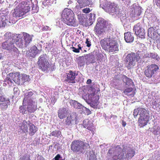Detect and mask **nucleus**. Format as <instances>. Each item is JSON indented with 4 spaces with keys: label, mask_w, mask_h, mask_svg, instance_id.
Wrapping results in <instances>:
<instances>
[{
    "label": "nucleus",
    "mask_w": 160,
    "mask_h": 160,
    "mask_svg": "<svg viewBox=\"0 0 160 160\" xmlns=\"http://www.w3.org/2000/svg\"><path fill=\"white\" fill-rule=\"evenodd\" d=\"M114 155L112 157V158L115 160L119 159L123 160L125 159L124 153L122 148L118 145L114 148Z\"/></svg>",
    "instance_id": "obj_11"
},
{
    "label": "nucleus",
    "mask_w": 160,
    "mask_h": 160,
    "mask_svg": "<svg viewBox=\"0 0 160 160\" xmlns=\"http://www.w3.org/2000/svg\"><path fill=\"white\" fill-rule=\"evenodd\" d=\"M139 53H137L139 54V56L140 57V59L141 58H146L149 57V54L145 51H142V52H140Z\"/></svg>",
    "instance_id": "obj_37"
},
{
    "label": "nucleus",
    "mask_w": 160,
    "mask_h": 160,
    "mask_svg": "<svg viewBox=\"0 0 160 160\" xmlns=\"http://www.w3.org/2000/svg\"><path fill=\"white\" fill-rule=\"evenodd\" d=\"M23 36L25 42L24 45L25 47H27L32 41V35L26 32H23Z\"/></svg>",
    "instance_id": "obj_23"
},
{
    "label": "nucleus",
    "mask_w": 160,
    "mask_h": 160,
    "mask_svg": "<svg viewBox=\"0 0 160 160\" xmlns=\"http://www.w3.org/2000/svg\"><path fill=\"white\" fill-rule=\"evenodd\" d=\"M0 102H10L9 99L6 98L3 96H2L0 97Z\"/></svg>",
    "instance_id": "obj_49"
},
{
    "label": "nucleus",
    "mask_w": 160,
    "mask_h": 160,
    "mask_svg": "<svg viewBox=\"0 0 160 160\" xmlns=\"http://www.w3.org/2000/svg\"><path fill=\"white\" fill-rule=\"evenodd\" d=\"M156 4L158 7H160V0H157L155 2Z\"/></svg>",
    "instance_id": "obj_58"
},
{
    "label": "nucleus",
    "mask_w": 160,
    "mask_h": 160,
    "mask_svg": "<svg viewBox=\"0 0 160 160\" xmlns=\"http://www.w3.org/2000/svg\"><path fill=\"white\" fill-rule=\"evenodd\" d=\"M60 158V155L59 154H58L54 158L55 160H59Z\"/></svg>",
    "instance_id": "obj_57"
},
{
    "label": "nucleus",
    "mask_w": 160,
    "mask_h": 160,
    "mask_svg": "<svg viewBox=\"0 0 160 160\" xmlns=\"http://www.w3.org/2000/svg\"><path fill=\"white\" fill-rule=\"evenodd\" d=\"M106 25V22L102 18L98 19L97 22L96 26L102 28H105Z\"/></svg>",
    "instance_id": "obj_35"
},
{
    "label": "nucleus",
    "mask_w": 160,
    "mask_h": 160,
    "mask_svg": "<svg viewBox=\"0 0 160 160\" xmlns=\"http://www.w3.org/2000/svg\"><path fill=\"white\" fill-rule=\"evenodd\" d=\"M78 122V116L76 113H72L68 115L65 119V124L69 126L77 124Z\"/></svg>",
    "instance_id": "obj_13"
},
{
    "label": "nucleus",
    "mask_w": 160,
    "mask_h": 160,
    "mask_svg": "<svg viewBox=\"0 0 160 160\" xmlns=\"http://www.w3.org/2000/svg\"><path fill=\"white\" fill-rule=\"evenodd\" d=\"M61 132L58 130H55L52 132L49 135V136H52L57 138H58L60 135Z\"/></svg>",
    "instance_id": "obj_43"
},
{
    "label": "nucleus",
    "mask_w": 160,
    "mask_h": 160,
    "mask_svg": "<svg viewBox=\"0 0 160 160\" xmlns=\"http://www.w3.org/2000/svg\"><path fill=\"white\" fill-rule=\"evenodd\" d=\"M8 21L7 15L2 16L0 17V28L5 27Z\"/></svg>",
    "instance_id": "obj_31"
},
{
    "label": "nucleus",
    "mask_w": 160,
    "mask_h": 160,
    "mask_svg": "<svg viewBox=\"0 0 160 160\" xmlns=\"http://www.w3.org/2000/svg\"><path fill=\"white\" fill-rule=\"evenodd\" d=\"M28 132L30 136L33 135L38 130V128L33 123L29 122V127Z\"/></svg>",
    "instance_id": "obj_27"
},
{
    "label": "nucleus",
    "mask_w": 160,
    "mask_h": 160,
    "mask_svg": "<svg viewBox=\"0 0 160 160\" xmlns=\"http://www.w3.org/2000/svg\"><path fill=\"white\" fill-rule=\"evenodd\" d=\"M70 103H72L73 106L75 108L80 109L82 108V104L79 103L77 102L76 101L72 100Z\"/></svg>",
    "instance_id": "obj_41"
},
{
    "label": "nucleus",
    "mask_w": 160,
    "mask_h": 160,
    "mask_svg": "<svg viewBox=\"0 0 160 160\" xmlns=\"http://www.w3.org/2000/svg\"><path fill=\"white\" fill-rule=\"evenodd\" d=\"M54 0H44L43 4L47 5H50L54 2Z\"/></svg>",
    "instance_id": "obj_48"
},
{
    "label": "nucleus",
    "mask_w": 160,
    "mask_h": 160,
    "mask_svg": "<svg viewBox=\"0 0 160 160\" xmlns=\"http://www.w3.org/2000/svg\"><path fill=\"white\" fill-rule=\"evenodd\" d=\"M28 106L27 109L28 112L30 113L34 112L37 109V102L32 100L27 102Z\"/></svg>",
    "instance_id": "obj_16"
},
{
    "label": "nucleus",
    "mask_w": 160,
    "mask_h": 160,
    "mask_svg": "<svg viewBox=\"0 0 160 160\" xmlns=\"http://www.w3.org/2000/svg\"><path fill=\"white\" fill-rule=\"evenodd\" d=\"M159 69L158 65L155 64H152L148 65L145 68L144 74L145 76L149 78L155 76L157 71Z\"/></svg>",
    "instance_id": "obj_8"
},
{
    "label": "nucleus",
    "mask_w": 160,
    "mask_h": 160,
    "mask_svg": "<svg viewBox=\"0 0 160 160\" xmlns=\"http://www.w3.org/2000/svg\"><path fill=\"white\" fill-rule=\"evenodd\" d=\"M135 154V151L132 148L128 147L125 152V159L129 160L134 157Z\"/></svg>",
    "instance_id": "obj_19"
},
{
    "label": "nucleus",
    "mask_w": 160,
    "mask_h": 160,
    "mask_svg": "<svg viewBox=\"0 0 160 160\" xmlns=\"http://www.w3.org/2000/svg\"><path fill=\"white\" fill-rule=\"evenodd\" d=\"M68 113V110L67 108H61L58 111V118L60 119H63L66 118Z\"/></svg>",
    "instance_id": "obj_20"
},
{
    "label": "nucleus",
    "mask_w": 160,
    "mask_h": 160,
    "mask_svg": "<svg viewBox=\"0 0 160 160\" xmlns=\"http://www.w3.org/2000/svg\"><path fill=\"white\" fill-rule=\"evenodd\" d=\"M78 21L81 24L86 26L88 25L86 15L80 14L78 15Z\"/></svg>",
    "instance_id": "obj_25"
},
{
    "label": "nucleus",
    "mask_w": 160,
    "mask_h": 160,
    "mask_svg": "<svg viewBox=\"0 0 160 160\" xmlns=\"http://www.w3.org/2000/svg\"><path fill=\"white\" fill-rule=\"evenodd\" d=\"M23 106H25L24 104V105H23L22 106H21L19 107V111L20 113H22V114H24L26 113V111L25 108Z\"/></svg>",
    "instance_id": "obj_47"
},
{
    "label": "nucleus",
    "mask_w": 160,
    "mask_h": 160,
    "mask_svg": "<svg viewBox=\"0 0 160 160\" xmlns=\"http://www.w3.org/2000/svg\"><path fill=\"white\" fill-rule=\"evenodd\" d=\"M29 79V76L25 74H20V79L23 83H24L26 81H28Z\"/></svg>",
    "instance_id": "obj_42"
},
{
    "label": "nucleus",
    "mask_w": 160,
    "mask_h": 160,
    "mask_svg": "<svg viewBox=\"0 0 160 160\" xmlns=\"http://www.w3.org/2000/svg\"><path fill=\"white\" fill-rule=\"evenodd\" d=\"M61 19L63 22L67 25L72 27L77 26L76 18L73 12L71 9H64L62 12Z\"/></svg>",
    "instance_id": "obj_1"
},
{
    "label": "nucleus",
    "mask_w": 160,
    "mask_h": 160,
    "mask_svg": "<svg viewBox=\"0 0 160 160\" xmlns=\"http://www.w3.org/2000/svg\"><path fill=\"white\" fill-rule=\"evenodd\" d=\"M82 12L85 13H89L91 11V10L89 8H84L82 10Z\"/></svg>",
    "instance_id": "obj_52"
},
{
    "label": "nucleus",
    "mask_w": 160,
    "mask_h": 160,
    "mask_svg": "<svg viewBox=\"0 0 160 160\" xmlns=\"http://www.w3.org/2000/svg\"><path fill=\"white\" fill-rule=\"evenodd\" d=\"M139 117H150L149 111L143 108H139Z\"/></svg>",
    "instance_id": "obj_29"
},
{
    "label": "nucleus",
    "mask_w": 160,
    "mask_h": 160,
    "mask_svg": "<svg viewBox=\"0 0 160 160\" xmlns=\"http://www.w3.org/2000/svg\"><path fill=\"white\" fill-rule=\"evenodd\" d=\"M104 28H102L96 26L95 27V32L96 34L100 35L104 32Z\"/></svg>",
    "instance_id": "obj_36"
},
{
    "label": "nucleus",
    "mask_w": 160,
    "mask_h": 160,
    "mask_svg": "<svg viewBox=\"0 0 160 160\" xmlns=\"http://www.w3.org/2000/svg\"><path fill=\"white\" fill-rule=\"evenodd\" d=\"M156 33L155 31V29L153 27H150L148 28V36L151 38L155 39V36Z\"/></svg>",
    "instance_id": "obj_33"
},
{
    "label": "nucleus",
    "mask_w": 160,
    "mask_h": 160,
    "mask_svg": "<svg viewBox=\"0 0 160 160\" xmlns=\"http://www.w3.org/2000/svg\"><path fill=\"white\" fill-rule=\"evenodd\" d=\"M139 54L137 53L131 52L128 54L125 58V62L127 64V67L128 69H130L134 66L136 62L140 60Z\"/></svg>",
    "instance_id": "obj_4"
},
{
    "label": "nucleus",
    "mask_w": 160,
    "mask_h": 160,
    "mask_svg": "<svg viewBox=\"0 0 160 160\" xmlns=\"http://www.w3.org/2000/svg\"><path fill=\"white\" fill-rule=\"evenodd\" d=\"M100 0V7L105 10L106 12L109 13H114L118 11V5L114 2H108L102 3Z\"/></svg>",
    "instance_id": "obj_6"
},
{
    "label": "nucleus",
    "mask_w": 160,
    "mask_h": 160,
    "mask_svg": "<svg viewBox=\"0 0 160 160\" xmlns=\"http://www.w3.org/2000/svg\"><path fill=\"white\" fill-rule=\"evenodd\" d=\"M123 92L128 96L133 97L135 94V92L132 88H127L124 89Z\"/></svg>",
    "instance_id": "obj_30"
},
{
    "label": "nucleus",
    "mask_w": 160,
    "mask_h": 160,
    "mask_svg": "<svg viewBox=\"0 0 160 160\" xmlns=\"http://www.w3.org/2000/svg\"><path fill=\"white\" fill-rule=\"evenodd\" d=\"M6 82L9 86H11L14 84V81L12 77L10 76V73L7 77Z\"/></svg>",
    "instance_id": "obj_39"
},
{
    "label": "nucleus",
    "mask_w": 160,
    "mask_h": 160,
    "mask_svg": "<svg viewBox=\"0 0 160 160\" xmlns=\"http://www.w3.org/2000/svg\"><path fill=\"white\" fill-rule=\"evenodd\" d=\"M20 160H31L27 155L23 156L20 158Z\"/></svg>",
    "instance_id": "obj_54"
},
{
    "label": "nucleus",
    "mask_w": 160,
    "mask_h": 160,
    "mask_svg": "<svg viewBox=\"0 0 160 160\" xmlns=\"http://www.w3.org/2000/svg\"><path fill=\"white\" fill-rule=\"evenodd\" d=\"M85 43L87 44V46L88 47H90L91 45V42L89 40V38L86 39Z\"/></svg>",
    "instance_id": "obj_53"
},
{
    "label": "nucleus",
    "mask_w": 160,
    "mask_h": 160,
    "mask_svg": "<svg viewBox=\"0 0 160 160\" xmlns=\"http://www.w3.org/2000/svg\"><path fill=\"white\" fill-rule=\"evenodd\" d=\"M102 48L109 52H113L118 50V43L114 39L105 38L100 41Z\"/></svg>",
    "instance_id": "obj_2"
},
{
    "label": "nucleus",
    "mask_w": 160,
    "mask_h": 160,
    "mask_svg": "<svg viewBox=\"0 0 160 160\" xmlns=\"http://www.w3.org/2000/svg\"><path fill=\"white\" fill-rule=\"evenodd\" d=\"M77 63L78 67H81L83 66L85 64V61L84 59L81 57H79L77 59Z\"/></svg>",
    "instance_id": "obj_40"
},
{
    "label": "nucleus",
    "mask_w": 160,
    "mask_h": 160,
    "mask_svg": "<svg viewBox=\"0 0 160 160\" xmlns=\"http://www.w3.org/2000/svg\"><path fill=\"white\" fill-rule=\"evenodd\" d=\"M82 125L85 128L92 132H94V129L93 124L89 119H86L84 120Z\"/></svg>",
    "instance_id": "obj_18"
},
{
    "label": "nucleus",
    "mask_w": 160,
    "mask_h": 160,
    "mask_svg": "<svg viewBox=\"0 0 160 160\" xmlns=\"http://www.w3.org/2000/svg\"><path fill=\"white\" fill-rule=\"evenodd\" d=\"M10 76L12 77L13 80L16 84H20L21 82L20 73L19 72L10 73Z\"/></svg>",
    "instance_id": "obj_21"
},
{
    "label": "nucleus",
    "mask_w": 160,
    "mask_h": 160,
    "mask_svg": "<svg viewBox=\"0 0 160 160\" xmlns=\"http://www.w3.org/2000/svg\"><path fill=\"white\" fill-rule=\"evenodd\" d=\"M124 38L126 42L131 43L133 41L134 38L132 34L129 32H127L124 33Z\"/></svg>",
    "instance_id": "obj_28"
},
{
    "label": "nucleus",
    "mask_w": 160,
    "mask_h": 160,
    "mask_svg": "<svg viewBox=\"0 0 160 160\" xmlns=\"http://www.w3.org/2000/svg\"><path fill=\"white\" fill-rule=\"evenodd\" d=\"M42 51L41 49H38L35 46L31 47L28 52H27V55L29 57L34 58L36 56L40 53Z\"/></svg>",
    "instance_id": "obj_17"
},
{
    "label": "nucleus",
    "mask_w": 160,
    "mask_h": 160,
    "mask_svg": "<svg viewBox=\"0 0 160 160\" xmlns=\"http://www.w3.org/2000/svg\"><path fill=\"white\" fill-rule=\"evenodd\" d=\"M10 102H4L1 103H0V107L1 109L2 110H4L7 109L8 107V104Z\"/></svg>",
    "instance_id": "obj_45"
},
{
    "label": "nucleus",
    "mask_w": 160,
    "mask_h": 160,
    "mask_svg": "<svg viewBox=\"0 0 160 160\" xmlns=\"http://www.w3.org/2000/svg\"><path fill=\"white\" fill-rule=\"evenodd\" d=\"M77 2L79 4L76 6V7L78 9L89 6L92 7L93 5L92 0H77Z\"/></svg>",
    "instance_id": "obj_15"
},
{
    "label": "nucleus",
    "mask_w": 160,
    "mask_h": 160,
    "mask_svg": "<svg viewBox=\"0 0 160 160\" xmlns=\"http://www.w3.org/2000/svg\"><path fill=\"white\" fill-rule=\"evenodd\" d=\"M135 34L137 37L144 39L145 38V30L142 27V24L140 22L138 23L134 26L133 28Z\"/></svg>",
    "instance_id": "obj_12"
},
{
    "label": "nucleus",
    "mask_w": 160,
    "mask_h": 160,
    "mask_svg": "<svg viewBox=\"0 0 160 160\" xmlns=\"http://www.w3.org/2000/svg\"><path fill=\"white\" fill-rule=\"evenodd\" d=\"M85 57V59L91 63L94 62V55L92 53H90L84 56Z\"/></svg>",
    "instance_id": "obj_34"
},
{
    "label": "nucleus",
    "mask_w": 160,
    "mask_h": 160,
    "mask_svg": "<svg viewBox=\"0 0 160 160\" xmlns=\"http://www.w3.org/2000/svg\"><path fill=\"white\" fill-rule=\"evenodd\" d=\"M78 49H79V50L80 51V50H81L82 47H81V45L80 44H79L78 45Z\"/></svg>",
    "instance_id": "obj_61"
},
{
    "label": "nucleus",
    "mask_w": 160,
    "mask_h": 160,
    "mask_svg": "<svg viewBox=\"0 0 160 160\" xmlns=\"http://www.w3.org/2000/svg\"><path fill=\"white\" fill-rule=\"evenodd\" d=\"M29 122H28L25 120H24L21 124L20 126V130L22 131L23 132H28V128L29 126Z\"/></svg>",
    "instance_id": "obj_26"
},
{
    "label": "nucleus",
    "mask_w": 160,
    "mask_h": 160,
    "mask_svg": "<svg viewBox=\"0 0 160 160\" xmlns=\"http://www.w3.org/2000/svg\"><path fill=\"white\" fill-rule=\"evenodd\" d=\"M44 28H45V29H46L47 30H49V28L48 26H46L45 27H44Z\"/></svg>",
    "instance_id": "obj_63"
},
{
    "label": "nucleus",
    "mask_w": 160,
    "mask_h": 160,
    "mask_svg": "<svg viewBox=\"0 0 160 160\" xmlns=\"http://www.w3.org/2000/svg\"><path fill=\"white\" fill-rule=\"evenodd\" d=\"M92 82V81L90 79H88L87 80V83L88 84H90Z\"/></svg>",
    "instance_id": "obj_60"
},
{
    "label": "nucleus",
    "mask_w": 160,
    "mask_h": 160,
    "mask_svg": "<svg viewBox=\"0 0 160 160\" xmlns=\"http://www.w3.org/2000/svg\"><path fill=\"white\" fill-rule=\"evenodd\" d=\"M16 44L18 47L20 48H23L24 46L23 40L21 38L19 39L18 41L16 42Z\"/></svg>",
    "instance_id": "obj_46"
},
{
    "label": "nucleus",
    "mask_w": 160,
    "mask_h": 160,
    "mask_svg": "<svg viewBox=\"0 0 160 160\" xmlns=\"http://www.w3.org/2000/svg\"><path fill=\"white\" fill-rule=\"evenodd\" d=\"M30 8V7L29 4L22 2L14 9L12 15L16 17H22L29 11Z\"/></svg>",
    "instance_id": "obj_3"
},
{
    "label": "nucleus",
    "mask_w": 160,
    "mask_h": 160,
    "mask_svg": "<svg viewBox=\"0 0 160 160\" xmlns=\"http://www.w3.org/2000/svg\"><path fill=\"white\" fill-rule=\"evenodd\" d=\"M99 98V95L96 94L95 91L89 94L88 100L90 102V106L94 108H97L99 103L98 101Z\"/></svg>",
    "instance_id": "obj_10"
},
{
    "label": "nucleus",
    "mask_w": 160,
    "mask_h": 160,
    "mask_svg": "<svg viewBox=\"0 0 160 160\" xmlns=\"http://www.w3.org/2000/svg\"><path fill=\"white\" fill-rule=\"evenodd\" d=\"M14 94L15 96H18L19 92V90L18 88L14 87L13 88Z\"/></svg>",
    "instance_id": "obj_51"
},
{
    "label": "nucleus",
    "mask_w": 160,
    "mask_h": 160,
    "mask_svg": "<svg viewBox=\"0 0 160 160\" xmlns=\"http://www.w3.org/2000/svg\"><path fill=\"white\" fill-rule=\"evenodd\" d=\"M157 104V103L156 102V101H154V102H152V104L154 106H156L157 105L156 104Z\"/></svg>",
    "instance_id": "obj_64"
},
{
    "label": "nucleus",
    "mask_w": 160,
    "mask_h": 160,
    "mask_svg": "<svg viewBox=\"0 0 160 160\" xmlns=\"http://www.w3.org/2000/svg\"><path fill=\"white\" fill-rule=\"evenodd\" d=\"M78 73L76 72L70 71L67 74V77L64 80L66 83H74L76 82L75 78Z\"/></svg>",
    "instance_id": "obj_14"
},
{
    "label": "nucleus",
    "mask_w": 160,
    "mask_h": 160,
    "mask_svg": "<svg viewBox=\"0 0 160 160\" xmlns=\"http://www.w3.org/2000/svg\"><path fill=\"white\" fill-rule=\"evenodd\" d=\"M12 34L11 32H7L4 35V38L7 40L11 41H13V40L12 38Z\"/></svg>",
    "instance_id": "obj_38"
},
{
    "label": "nucleus",
    "mask_w": 160,
    "mask_h": 160,
    "mask_svg": "<svg viewBox=\"0 0 160 160\" xmlns=\"http://www.w3.org/2000/svg\"><path fill=\"white\" fill-rule=\"evenodd\" d=\"M152 133L154 135L156 136L159 134H160V128L158 126L154 127Z\"/></svg>",
    "instance_id": "obj_44"
},
{
    "label": "nucleus",
    "mask_w": 160,
    "mask_h": 160,
    "mask_svg": "<svg viewBox=\"0 0 160 160\" xmlns=\"http://www.w3.org/2000/svg\"><path fill=\"white\" fill-rule=\"evenodd\" d=\"M37 63L39 68L44 71L48 70L50 65L46 54L42 55L38 58Z\"/></svg>",
    "instance_id": "obj_7"
},
{
    "label": "nucleus",
    "mask_w": 160,
    "mask_h": 160,
    "mask_svg": "<svg viewBox=\"0 0 160 160\" xmlns=\"http://www.w3.org/2000/svg\"><path fill=\"white\" fill-rule=\"evenodd\" d=\"M149 57L155 59L156 58L157 56L154 53H151L149 54Z\"/></svg>",
    "instance_id": "obj_55"
},
{
    "label": "nucleus",
    "mask_w": 160,
    "mask_h": 160,
    "mask_svg": "<svg viewBox=\"0 0 160 160\" xmlns=\"http://www.w3.org/2000/svg\"><path fill=\"white\" fill-rule=\"evenodd\" d=\"M85 145L84 142L78 140H74L71 144V149L73 152L82 153L84 150Z\"/></svg>",
    "instance_id": "obj_5"
},
{
    "label": "nucleus",
    "mask_w": 160,
    "mask_h": 160,
    "mask_svg": "<svg viewBox=\"0 0 160 160\" xmlns=\"http://www.w3.org/2000/svg\"><path fill=\"white\" fill-rule=\"evenodd\" d=\"M72 51L76 53H79L80 52V51L79 50L78 48H76L74 47H72Z\"/></svg>",
    "instance_id": "obj_56"
},
{
    "label": "nucleus",
    "mask_w": 160,
    "mask_h": 160,
    "mask_svg": "<svg viewBox=\"0 0 160 160\" xmlns=\"http://www.w3.org/2000/svg\"><path fill=\"white\" fill-rule=\"evenodd\" d=\"M87 113L88 114H91V111L90 110H89L88 109L87 110Z\"/></svg>",
    "instance_id": "obj_62"
},
{
    "label": "nucleus",
    "mask_w": 160,
    "mask_h": 160,
    "mask_svg": "<svg viewBox=\"0 0 160 160\" xmlns=\"http://www.w3.org/2000/svg\"><path fill=\"white\" fill-rule=\"evenodd\" d=\"M149 118L150 117H139L138 121V125L141 128L145 126L148 123Z\"/></svg>",
    "instance_id": "obj_22"
},
{
    "label": "nucleus",
    "mask_w": 160,
    "mask_h": 160,
    "mask_svg": "<svg viewBox=\"0 0 160 160\" xmlns=\"http://www.w3.org/2000/svg\"><path fill=\"white\" fill-rule=\"evenodd\" d=\"M122 78L123 82L125 83L126 85L128 86H130L133 84V82L132 80L128 78L126 75H123L122 76Z\"/></svg>",
    "instance_id": "obj_32"
},
{
    "label": "nucleus",
    "mask_w": 160,
    "mask_h": 160,
    "mask_svg": "<svg viewBox=\"0 0 160 160\" xmlns=\"http://www.w3.org/2000/svg\"><path fill=\"white\" fill-rule=\"evenodd\" d=\"M33 94V92L32 91H29L26 92L24 94V98L23 100L22 105H27L28 101L32 100L31 99V97Z\"/></svg>",
    "instance_id": "obj_24"
},
{
    "label": "nucleus",
    "mask_w": 160,
    "mask_h": 160,
    "mask_svg": "<svg viewBox=\"0 0 160 160\" xmlns=\"http://www.w3.org/2000/svg\"><path fill=\"white\" fill-rule=\"evenodd\" d=\"M126 124H127V123H126V122L124 121H122V125L123 127H124L125 126Z\"/></svg>",
    "instance_id": "obj_59"
},
{
    "label": "nucleus",
    "mask_w": 160,
    "mask_h": 160,
    "mask_svg": "<svg viewBox=\"0 0 160 160\" xmlns=\"http://www.w3.org/2000/svg\"><path fill=\"white\" fill-rule=\"evenodd\" d=\"M139 108H138L137 109H134L133 111V115L135 118L137 117L138 114H139Z\"/></svg>",
    "instance_id": "obj_50"
},
{
    "label": "nucleus",
    "mask_w": 160,
    "mask_h": 160,
    "mask_svg": "<svg viewBox=\"0 0 160 160\" xmlns=\"http://www.w3.org/2000/svg\"><path fill=\"white\" fill-rule=\"evenodd\" d=\"M13 41L7 40L2 43V48L4 49H6L10 51L12 53L14 52V54H18V50L17 48L15 46Z\"/></svg>",
    "instance_id": "obj_9"
}]
</instances>
